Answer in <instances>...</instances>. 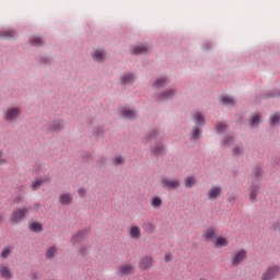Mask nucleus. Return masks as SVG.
<instances>
[{
  "instance_id": "nucleus-1",
  "label": "nucleus",
  "mask_w": 280,
  "mask_h": 280,
  "mask_svg": "<svg viewBox=\"0 0 280 280\" xmlns=\"http://www.w3.org/2000/svg\"><path fill=\"white\" fill-rule=\"evenodd\" d=\"M145 141H148V143H152V141H154L150 147V152L153 156H165V154H167V145L165 144L163 136L159 129H151L145 135Z\"/></svg>"
},
{
  "instance_id": "nucleus-2",
  "label": "nucleus",
  "mask_w": 280,
  "mask_h": 280,
  "mask_svg": "<svg viewBox=\"0 0 280 280\" xmlns=\"http://www.w3.org/2000/svg\"><path fill=\"white\" fill-rule=\"evenodd\" d=\"M176 93H178V91L175 86L161 90L160 92L155 93V101H158L159 104H167V102H172V100L176 97Z\"/></svg>"
},
{
  "instance_id": "nucleus-3",
  "label": "nucleus",
  "mask_w": 280,
  "mask_h": 280,
  "mask_svg": "<svg viewBox=\"0 0 280 280\" xmlns=\"http://www.w3.org/2000/svg\"><path fill=\"white\" fill-rule=\"evenodd\" d=\"M130 54L133 56H143L148 54H152L154 51V47L150 43H139L131 45L129 48Z\"/></svg>"
},
{
  "instance_id": "nucleus-4",
  "label": "nucleus",
  "mask_w": 280,
  "mask_h": 280,
  "mask_svg": "<svg viewBox=\"0 0 280 280\" xmlns=\"http://www.w3.org/2000/svg\"><path fill=\"white\" fill-rule=\"evenodd\" d=\"M21 115H23V109L21 107H9L4 113V121H7V124H14V121H16Z\"/></svg>"
},
{
  "instance_id": "nucleus-5",
  "label": "nucleus",
  "mask_w": 280,
  "mask_h": 280,
  "mask_svg": "<svg viewBox=\"0 0 280 280\" xmlns=\"http://www.w3.org/2000/svg\"><path fill=\"white\" fill-rule=\"evenodd\" d=\"M180 180L176 178L162 177L161 186L166 191H176V189H180Z\"/></svg>"
},
{
  "instance_id": "nucleus-6",
  "label": "nucleus",
  "mask_w": 280,
  "mask_h": 280,
  "mask_svg": "<svg viewBox=\"0 0 280 280\" xmlns=\"http://www.w3.org/2000/svg\"><path fill=\"white\" fill-rule=\"evenodd\" d=\"M172 81L170 80V77L166 75H162V77H158L155 78V80L151 83V89H153V91L155 93H159L161 91H163V89H165L166 86H168V84Z\"/></svg>"
},
{
  "instance_id": "nucleus-7",
  "label": "nucleus",
  "mask_w": 280,
  "mask_h": 280,
  "mask_svg": "<svg viewBox=\"0 0 280 280\" xmlns=\"http://www.w3.org/2000/svg\"><path fill=\"white\" fill-rule=\"evenodd\" d=\"M119 117L120 119H127L128 121H135L139 114L137 109L128 106H122L119 108Z\"/></svg>"
},
{
  "instance_id": "nucleus-8",
  "label": "nucleus",
  "mask_w": 280,
  "mask_h": 280,
  "mask_svg": "<svg viewBox=\"0 0 280 280\" xmlns=\"http://www.w3.org/2000/svg\"><path fill=\"white\" fill-rule=\"evenodd\" d=\"M32 211V208H22L13 211L11 215L12 224H19V222H23V220L27 219V214Z\"/></svg>"
},
{
  "instance_id": "nucleus-9",
  "label": "nucleus",
  "mask_w": 280,
  "mask_h": 280,
  "mask_svg": "<svg viewBox=\"0 0 280 280\" xmlns=\"http://www.w3.org/2000/svg\"><path fill=\"white\" fill-rule=\"evenodd\" d=\"M280 275V266L279 265H270L262 272L260 280H275Z\"/></svg>"
},
{
  "instance_id": "nucleus-10",
  "label": "nucleus",
  "mask_w": 280,
  "mask_h": 280,
  "mask_svg": "<svg viewBox=\"0 0 280 280\" xmlns=\"http://www.w3.org/2000/svg\"><path fill=\"white\" fill-rule=\"evenodd\" d=\"M137 82V74L132 71L124 72L119 78V84L121 86H132Z\"/></svg>"
},
{
  "instance_id": "nucleus-11",
  "label": "nucleus",
  "mask_w": 280,
  "mask_h": 280,
  "mask_svg": "<svg viewBox=\"0 0 280 280\" xmlns=\"http://www.w3.org/2000/svg\"><path fill=\"white\" fill-rule=\"evenodd\" d=\"M135 275V265L130 261L124 262L118 267V277H130Z\"/></svg>"
},
{
  "instance_id": "nucleus-12",
  "label": "nucleus",
  "mask_w": 280,
  "mask_h": 280,
  "mask_svg": "<svg viewBox=\"0 0 280 280\" xmlns=\"http://www.w3.org/2000/svg\"><path fill=\"white\" fill-rule=\"evenodd\" d=\"M190 120L195 125V128H203L207 126V119L205 118V114L202 112H195L190 115Z\"/></svg>"
},
{
  "instance_id": "nucleus-13",
  "label": "nucleus",
  "mask_w": 280,
  "mask_h": 280,
  "mask_svg": "<svg viewBox=\"0 0 280 280\" xmlns=\"http://www.w3.org/2000/svg\"><path fill=\"white\" fill-rule=\"evenodd\" d=\"M106 56H108V52L104 48H95L91 52L92 60H94L97 65H102V62L106 60Z\"/></svg>"
},
{
  "instance_id": "nucleus-14",
  "label": "nucleus",
  "mask_w": 280,
  "mask_h": 280,
  "mask_svg": "<svg viewBox=\"0 0 280 280\" xmlns=\"http://www.w3.org/2000/svg\"><path fill=\"white\" fill-rule=\"evenodd\" d=\"M60 130H65V120H54L46 128V132H60Z\"/></svg>"
},
{
  "instance_id": "nucleus-15",
  "label": "nucleus",
  "mask_w": 280,
  "mask_h": 280,
  "mask_svg": "<svg viewBox=\"0 0 280 280\" xmlns=\"http://www.w3.org/2000/svg\"><path fill=\"white\" fill-rule=\"evenodd\" d=\"M249 200L250 202H257V196L261 194V184L259 183H252L250 189H249Z\"/></svg>"
},
{
  "instance_id": "nucleus-16",
  "label": "nucleus",
  "mask_w": 280,
  "mask_h": 280,
  "mask_svg": "<svg viewBox=\"0 0 280 280\" xmlns=\"http://www.w3.org/2000/svg\"><path fill=\"white\" fill-rule=\"evenodd\" d=\"M222 196V186H212L210 189H208L207 198L210 201L218 200Z\"/></svg>"
},
{
  "instance_id": "nucleus-17",
  "label": "nucleus",
  "mask_w": 280,
  "mask_h": 280,
  "mask_svg": "<svg viewBox=\"0 0 280 280\" xmlns=\"http://www.w3.org/2000/svg\"><path fill=\"white\" fill-rule=\"evenodd\" d=\"M59 203L62 207H71L73 205V194L71 192H61L58 197Z\"/></svg>"
},
{
  "instance_id": "nucleus-18",
  "label": "nucleus",
  "mask_w": 280,
  "mask_h": 280,
  "mask_svg": "<svg viewBox=\"0 0 280 280\" xmlns=\"http://www.w3.org/2000/svg\"><path fill=\"white\" fill-rule=\"evenodd\" d=\"M248 124H249V128L257 130V128H259V125L261 124V114L259 113L252 114L248 118Z\"/></svg>"
},
{
  "instance_id": "nucleus-19",
  "label": "nucleus",
  "mask_w": 280,
  "mask_h": 280,
  "mask_svg": "<svg viewBox=\"0 0 280 280\" xmlns=\"http://www.w3.org/2000/svg\"><path fill=\"white\" fill-rule=\"evenodd\" d=\"M154 266V260L152 259V256H143L140 259L139 268L140 270H150Z\"/></svg>"
},
{
  "instance_id": "nucleus-20",
  "label": "nucleus",
  "mask_w": 280,
  "mask_h": 280,
  "mask_svg": "<svg viewBox=\"0 0 280 280\" xmlns=\"http://www.w3.org/2000/svg\"><path fill=\"white\" fill-rule=\"evenodd\" d=\"M246 250L244 249L236 252L232 259L233 266H240L244 261V259H246Z\"/></svg>"
},
{
  "instance_id": "nucleus-21",
  "label": "nucleus",
  "mask_w": 280,
  "mask_h": 280,
  "mask_svg": "<svg viewBox=\"0 0 280 280\" xmlns=\"http://www.w3.org/2000/svg\"><path fill=\"white\" fill-rule=\"evenodd\" d=\"M235 143V136L229 133L220 140L221 148H231Z\"/></svg>"
},
{
  "instance_id": "nucleus-22",
  "label": "nucleus",
  "mask_w": 280,
  "mask_h": 280,
  "mask_svg": "<svg viewBox=\"0 0 280 280\" xmlns=\"http://www.w3.org/2000/svg\"><path fill=\"white\" fill-rule=\"evenodd\" d=\"M0 38H5L7 40H14V38H16V31H14L12 28L1 30Z\"/></svg>"
},
{
  "instance_id": "nucleus-23",
  "label": "nucleus",
  "mask_w": 280,
  "mask_h": 280,
  "mask_svg": "<svg viewBox=\"0 0 280 280\" xmlns=\"http://www.w3.org/2000/svg\"><path fill=\"white\" fill-rule=\"evenodd\" d=\"M202 135V127H192L190 133H189V141H198Z\"/></svg>"
},
{
  "instance_id": "nucleus-24",
  "label": "nucleus",
  "mask_w": 280,
  "mask_h": 280,
  "mask_svg": "<svg viewBox=\"0 0 280 280\" xmlns=\"http://www.w3.org/2000/svg\"><path fill=\"white\" fill-rule=\"evenodd\" d=\"M30 45L32 47H43V45H45V42L43 40V37L38 35H33L30 38Z\"/></svg>"
},
{
  "instance_id": "nucleus-25",
  "label": "nucleus",
  "mask_w": 280,
  "mask_h": 280,
  "mask_svg": "<svg viewBox=\"0 0 280 280\" xmlns=\"http://www.w3.org/2000/svg\"><path fill=\"white\" fill-rule=\"evenodd\" d=\"M0 277L1 279L10 280L12 278V270L9 266L0 267Z\"/></svg>"
},
{
  "instance_id": "nucleus-26",
  "label": "nucleus",
  "mask_w": 280,
  "mask_h": 280,
  "mask_svg": "<svg viewBox=\"0 0 280 280\" xmlns=\"http://www.w3.org/2000/svg\"><path fill=\"white\" fill-rule=\"evenodd\" d=\"M131 240H141V229L137 225H132L129 230Z\"/></svg>"
},
{
  "instance_id": "nucleus-27",
  "label": "nucleus",
  "mask_w": 280,
  "mask_h": 280,
  "mask_svg": "<svg viewBox=\"0 0 280 280\" xmlns=\"http://www.w3.org/2000/svg\"><path fill=\"white\" fill-rule=\"evenodd\" d=\"M88 230L78 231L71 238L72 244H78L82 238L86 237Z\"/></svg>"
},
{
  "instance_id": "nucleus-28",
  "label": "nucleus",
  "mask_w": 280,
  "mask_h": 280,
  "mask_svg": "<svg viewBox=\"0 0 280 280\" xmlns=\"http://www.w3.org/2000/svg\"><path fill=\"white\" fill-rule=\"evenodd\" d=\"M110 163L114 167H119V165L126 164V158L124 155H116L112 159Z\"/></svg>"
},
{
  "instance_id": "nucleus-29",
  "label": "nucleus",
  "mask_w": 280,
  "mask_h": 280,
  "mask_svg": "<svg viewBox=\"0 0 280 280\" xmlns=\"http://www.w3.org/2000/svg\"><path fill=\"white\" fill-rule=\"evenodd\" d=\"M220 102L224 106H235V98L233 96H229V95L221 96Z\"/></svg>"
},
{
  "instance_id": "nucleus-30",
  "label": "nucleus",
  "mask_w": 280,
  "mask_h": 280,
  "mask_svg": "<svg viewBox=\"0 0 280 280\" xmlns=\"http://www.w3.org/2000/svg\"><path fill=\"white\" fill-rule=\"evenodd\" d=\"M275 97H280V90H268L267 92H265L262 100H270Z\"/></svg>"
},
{
  "instance_id": "nucleus-31",
  "label": "nucleus",
  "mask_w": 280,
  "mask_h": 280,
  "mask_svg": "<svg viewBox=\"0 0 280 280\" xmlns=\"http://www.w3.org/2000/svg\"><path fill=\"white\" fill-rule=\"evenodd\" d=\"M246 151V149L244 148V144H236L234 148H233V150H232V152H233V155L234 156H237V158H240V156H244V152Z\"/></svg>"
},
{
  "instance_id": "nucleus-32",
  "label": "nucleus",
  "mask_w": 280,
  "mask_h": 280,
  "mask_svg": "<svg viewBox=\"0 0 280 280\" xmlns=\"http://www.w3.org/2000/svg\"><path fill=\"white\" fill-rule=\"evenodd\" d=\"M229 130V125L224 122H217L215 132L217 135H224Z\"/></svg>"
},
{
  "instance_id": "nucleus-33",
  "label": "nucleus",
  "mask_w": 280,
  "mask_h": 280,
  "mask_svg": "<svg viewBox=\"0 0 280 280\" xmlns=\"http://www.w3.org/2000/svg\"><path fill=\"white\" fill-rule=\"evenodd\" d=\"M151 207L153 209H161V207H163V200L161 199V197H159V196L152 197Z\"/></svg>"
},
{
  "instance_id": "nucleus-34",
  "label": "nucleus",
  "mask_w": 280,
  "mask_h": 280,
  "mask_svg": "<svg viewBox=\"0 0 280 280\" xmlns=\"http://www.w3.org/2000/svg\"><path fill=\"white\" fill-rule=\"evenodd\" d=\"M269 124L272 128H275V126H279V124H280V113H275L273 115H271L269 117Z\"/></svg>"
},
{
  "instance_id": "nucleus-35",
  "label": "nucleus",
  "mask_w": 280,
  "mask_h": 280,
  "mask_svg": "<svg viewBox=\"0 0 280 280\" xmlns=\"http://www.w3.org/2000/svg\"><path fill=\"white\" fill-rule=\"evenodd\" d=\"M37 62H40V65H52L54 60L47 55H40L37 57Z\"/></svg>"
},
{
  "instance_id": "nucleus-36",
  "label": "nucleus",
  "mask_w": 280,
  "mask_h": 280,
  "mask_svg": "<svg viewBox=\"0 0 280 280\" xmlns=\"http://www.w3.org/2000/svg\"><path fill=\"white\" fill-rule=\"evenodd\" d=\"M203 237L206 240H215V228L209 226L206 233L203 234Z\"/></svg>"
},
{
  "instance_id": "nucleus-37",
  "label": "nucleus",
  "mask_w": 280,
  "mask_h": 280,
  "mask_svg": "<svg viewBox=\"0 0 280 280\" xmlns=\"http://www.w3.org/2000/svg\"><path fill=\"white\" fill-rule=\"evenodd\" d=\"M253 176L254 178H256V180H261V178L264 177V170L261 168V166H256L253 170Z\"/></svg>"
},
{
  "instance_id": "nucleus-38",
  "label": "nucleus",
  "mask_w": 280,
  "mask_h": 280,
  "mask_svg": "<svg viewBox=\"0 0 280 280\" xmlns=\"http://www.w3.org/2000/svg\"><path fill=\"white\" fill-rule=\"evenodd\" d=\"M43 185H45V179H43V177H38L32 183L31 187L34 191H38V188L43 187Z\"/></svg>"
},
{
  "instance_id": "nucleus-39",
  "label": "nucleus",
  "mask_w": 280,
  "mask_h": 280,
  "mask_svg": "<svg viewBox=\"0 0 280 280\" xmlns=\"http://www.w3.org/2000/svg\"><path fill=\"white\" fill-rule=\"evenodd\" d=\"M56 255H58V249H56L55 246H51L46 250V259H54Z\"/></svg>"
},
{
  "instance_id": "nucleus-40",
  "label": "nucleus",
  "mask_w": 280,
  "mask_h": 280,
  "mask_svg": "<svg viewBox=\"0 0 280 280\" xmlns=\"http://www.w3.org/2000/svg\"><path fill=\"white\" fill-rule=\"evenodd\" d=\"M184 183L186 189H191V187L196 185V178H194V176L186 177Z\"/></svg>"
},
{
  "instance_id": "nucleus-41",
  "label": "nucleus",
  "mask_w": 280,
  "mask_h": 280,
  "mask_svg": "<svg viewBox=\"0 0 280 280\" xmlns=\"http://www.w3.org/2000/svg\"><path fill=\"white\" fill-rule=\"evenodd\" d=\"M30 230L33 231V233H40L43 231V225L38 222H33L30 224Z\"/></svg>"
},
{
  "instance_id": "nucleus-42",
  "label": "nucleus",
  "mask_w": 280,
  "mask_h": 280,
  "mask_svg": "<svg viewBox=\"0 0 280 280\" xmlns=\"http://www.w3.org/2000/svg\"><path fill=\"white\" fill-rule=\"evenodd\" d=\"M12 255V248L11 247H4L1 252L2 259H8Z\"/></svg>"
},
{
  "instance_id": "nucleus-43",
  "label": "nucleus",
  "mask_w": 280,
  "mask_h": 280,
  "mask_svg": "<svg viewBox=\"0 0 280 280\" xmlns=\"http://www.w3.org/2000/svg\"><path fill=\"white\" fill-rule=\"evenodd\" d=\"M229 242L224 237H218L217 238V248H220L222 246H228Z\"/></svg>"
},
{
  "instance_id": "nucleus-44",
  "label": "nucleus",
  "mask_w": 280,
  "mask_h": 280,
  "mask_svg": "<svg viewBox=\"0 0 280 280\" xmlns=\"http://www.w3.org/2000/svg\"><path fill=\"white\" fill-rule=\"evenodd\" d=\"M202 49L203 51H209V49H213V43L209 40L205 42L202 44Z\"/></svg>"
},
{
  "instance_id": "nucleus-45",
  "label": "nucleus",
  "mask_w": 280,
  "mask_h": 280,
  "mask_svg": "<svg viewBox=\"0 0 280 280\" xmlns=\"http://www.w3.org/2000/svg\"><path fill=\"white\" fill-rule=\"evenodd\" d=\"M142 226L148 233H152V231H154V225H152V223H143Z\"/></svg>"
},
{
  "instance_id": "nucleus-46",
  "label": "nucleus",
  "mask_w": 280,
  "mask_h": 280,
  "mask_svg": "<svg viewBox=\"0 0 280 280\" xmlns=\"http://www.w3.org/2000/svg\"><path fill=\"white\" fill-rule=\"evenodd\" d=\"M93 154H91L90 152H83L82 153V159H84V161H91Z\"/></svg>"
},
{
  "instance_id": "nucleus-47",
  "label": "nucleus",
  "mask_w": 280,
  "mask_h": 280,
  "mask_svg": "<svg viewBox=\"0 0 280 280\" xmlns=\"http://www.w3.org/2000/svg\"><path fill=\"white\" fill-rule=\"evenodd\" d=\"M78 194H79L80 198H86V189L79 188Z\"/></svg>"
},
{
  "instance_id": "nucleus-48",
  "label": "nucleus",
  "mask_w": 280,
  "mask_h": 280,
  "mask_svg": "<svg viewBox=\"0 0 280 280\" xmlns=\"http://www.w3.org/2000/svg\"><path fill=\"white\" fill-rule=\"evenodd\" d=\"M235 200H237V197H235V195H231L230 197H228V202L231 203L232 207L233 205H235Z\"/></svg>"
},
{
  "instance_id": "nucleus-49",
  "label": "nucleus",
  "mask_w": 280,
  "mask_h": 280,
  "mask_svg": "<svg viewBox=\"0 0 280 280\" xmlns=\"http://www.w3.org/2000/svg\"><path fill=\"white\" fill-rule=\"evenodd\" d=\"M95 135L96 137H102V135H104V129H102V127L96 128Z\"/></svg>"
},
{
  "instance_id": "nucleus-50",
  "label": "nucleus",
  "mask_w": 280,
  "mask_h": 280,
  "mask_svg": "<svg viewBox=\"0 0 280 280\" xmlns=\"http://www.w3.org/2000/svg\"><path fill=\"white\" fill-rule=\"evenodd\" d=\"M5 160H3V151L0 150V165H5Z\"/></svg>"
},
{
  "instance_id": "nucleus-51",
  "label": "nucleus",
  "mask_w": 280,
  "mask_h": 280,
  "mask_svg": "<svg viewBox=\"0 0 280 280\" xmlns=\"http://www.w3.org/2000/svg\"><path fill=\"white\" fill-rule=\"evenodd\" d=\"M86 253H88V249H86V247H82L81 249H80V255H86Z\"/></svg>"
},
{
  "instance_id": "nucleus-52",
  "label": "nucleus",
  "mask_w": 280,
  "mask_h": 280,
  "mask_svg": "<svg viewBox=\"0 0 280 280\" xmlns=\"http://www.w3.org/2000/svg\"><path fill=\"white\" fill-rule=\"evenodd\" d=\"M165 261H172V254H166L165 255Z\"/></svg>"
},
{
  "instance_id": "nucleus-53",
  "label": "nucleus",
  "mask_w": 280,
  "mask_h": 280,
  "mask_svg": "<svg viewBox=\"0 0 280 280\" xmlns=\"http://www.w3.org/2000/svg\"><path fill=\"white\" fill-rule=\"evenodd\" d=\"M0 222H3V217L0 214Z\"/></svg>"
},
{
  "instance_id": "nucleus-54",
  "label": "nucleus",
  "mask_w": 280,
  "mask_h": 280,
  "mask_svg": "<svg viewBox=\"0 0 280 280\" xmlns=\"http://www.w3.org/2000/svg\"><path fill=\"white\" fill-rule=\"evenodd\" d=\"M101 161L104 163V161H106V159L102 158Z\"/></svg>"
}]
</instances>
